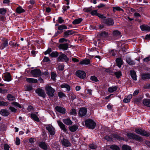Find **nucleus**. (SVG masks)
Masks as SVG:
<instances>
[{"label":"nucleus","mask_w":150,"mask_h":150,"mask_svg":"<svg viewBox=\"0 0 150 150\" xmlns=\"http://www.w3.org/2000/svg\"><path fill=\"white\" fill-rule=\"evenodd\" d=\"M0 114L2 116H7L9 115L8 110L5 109H2L0 111Z\"/></svg>","instance_id":"nucleus-16"},{"label":"nucleus","mask_w":150,"mask_h":150,"mask_svg":"<svg viewBox=\"0 0 150 150\" xmlns=\"http://www.w3.org/2000/svg\"><path fill=\"white\" fill-rule=\"evenodd\" d=\"M46 92L49 97H53L54 96L55 90L48 85H46L45 88Z\"/></svg>","instance_id":"nucleus-1"},{"label":"nucleus","mask_w":150,"mask_h":150,"mask_svg":"<svg viewBox=\"0 0 150 150\" xmlns=\"http://www.w3.org/2000/svg\"><path fill=\"white\" fill-rule=\"evenodd\" d=\"M98 13L97 11L96 10H93L91 12V14L93 16L96 15L97 16Z\"/></svg>","instance_id":"nucleus-56"},{"label":"nucleus","mask_w":150,"mask_h":150,"mask_svg":"<svg viewBox=\"0 0 150 150\" xmlns=\"http://www.w3.org/2000/svg\"><path fill=\"white\" fill-rule=\"evenodd\" d=\"M67 29V27L66 25H59L58 28V29L60 31H62V30L63 29Z\"/></svg>","instance_id":"nucleus-41"},{"label":"nucleus","mask_w":150,"mask_h":150,"mask_svg":"<svg viewBox=\"0 0 150 150\" xmlns=\"http://www.w3.org/2000/svg\"><path fill=\"white\" fill-rule=\"evenodd\" d=\"M57 76V75L54 72L51 73V78L52 80L55 81L56 80V77Z\"/></svg>","instance_id":"nucleus-49"},{"label":"nucleus","mask_w":150,"mask_h":150,"mask_svg":"<svg viewBox=\"0 0 150 150\" xmlns=\"http://www.w3.org/2000/svg\"><path fill=\"white\" fill-rule=\"evenodd\" d=\"M109 54L112 56H115L116 55L115 51L114 50H112L109 51Z\"/></svg>","instance_id":"nucleus-55"},{"label":"nucleus","mask_w":150,"mask_h":150,"mask_svg":"<svg viewBox=\"0 0 150 150\" xmlns=\"http://www.w3.org/2000/svg\"><path fill=\"white\" fill-rule=\"evenodd\" d=\"M2 77L4 80L6 81H9L11 80V76L10 73L8 72L5 73L2 75Z\"/></svg>","instance_id":"nucleus-10"},{"label":"nucleus","mask_w":150,"mask_h":150,"mask_svg":"<svg viewBox=\"0 0 150 150\" xmlns=\"http://www.w3.org/2000/svg\"><path fill=\"white\" fill-rule=\"evenodd\" d=\"M143 103L145 106L150 107V99H144L143 100Z\"/></svg>","instance_id":"nucleus-22"},{"label":"nucleus","mask_w":150,"mask_h":150,"mask_svg":"<svg viewBox=\"0 0 150 150\" xmlns=\"http://www.w3.org/2000/svg\"><path fill=\"white\" fill-rule=\"evenodd\" d=\"M104 23L107 25L110 26L114 24V22L112 19L109 18L105 19L104 21Z\"/></svg>","instance_id":"nucleus-14"},{"label":"nucleus","mask_w":150,"mask_h":150,"mask_svg":"<svg viewBox=\"0 0 150 150\" xmlns=\"http://www.w3.org/2000/svg\"><path fill=\"white\" fill-rule=\"evenodd\" d=\"M122 150H132L131 148L128 146L124 145L122 147Z\"/></svg>","instance_id":"nucleus-48"},{"label":"nucleus","mask_w":150,"mask_h":150,"mask_svg":"<svg viewBox=\"0 0 150 150\" xmlns=\"http://www.w3.org/2000/svg\"><path fill=\"white\" fill-rule=\"evenodd\" d=\"M31 117L34 120L37 122L39 121V119L37 116V115L35 114L32 113L31 114Z\"/></svg>","instance_id":"nucleus-32"},{"label":"nucleus","mask_w":150,"mask_h":150,"mask_svg":"<svg viewBox=\"0 0 150 150\" xmlns=\"http://www.w3.org/2000/svg\"><path fill=\"white\" fill-rule=\"evenodd\" d=\"M90 60L88 59H84L81 61L80 62V64H88L90 63Z\"/></svg>","instance_id":"nucleus-27"},{"label":"nucleus","mask_w":150,"mask_h":150,"mask_svg":"<svg viewBox=\"0 0 150 150\" xmlns=\"http://www.w3.org/2000/svg\"><path fill=\"white\" fill-rule=\"evenodd\" d=\"M142 98H136L134 99V102L136 103H139L141 102Z\"/></svg>","instance_id":"nucleus-53"},{"label":"nucleus","mask_w":150,"mask_h":150,"mask_svg":"<svg viewBox=\"0 0 150 150\" xmlns=\"http://www.w3.org/2000/svg\"><path fill=\"white\" fill-rule=\"evenodd\" d=\"M6 10L4 8H0V13L1 14H4L6 12Z\"/></svg>","instance_id":"nucleus-50"},{"label":"nucleus","mask_w":150,"mask_h":150,"mask_svg":"<svg viewBox=\"0 0 150 150\" xmlns=\"http://www.w3.org/2000/svg\"><path fill=\"white\" fill-rule=\"evenodd\" d=\"M76 76L82 79L85 78L86 75V73L82 71H77L76 72Z\"/></svg>","instance_id":"nucleus-9"},{"label":"nucleus","mask_w":150,"mask_h":150,"mask_svg":"<svg viewBox=\"0 0 150 150\" xmlns=\"http://www.w3.org/2000/svg\"><path fill=\"white\" fill-rule=\"evenodd\" d=\"M7 98L8 100L10 101H13L15 99V97L11 94L8 95Z\"/></svg>","instance_id":"nucleus-44"},{"label":"nucleus","mask_w":150,"mask_h":150,"mask_svg":"<svg viewBox=\"0 0 150 150\" xmlns=\"http://www.w3.org/2000/svg\"><path fill=\"white\" fill-rule=\"evenodd\" d=\"M113 137L117 139L118 140H123V138L122 137H120V136L116 135L115 134L113 136Z\"/></svg>","instance_id":"nucleus-51"},{"label":"nucleus","mask_w":150,"mask_h":150,"mask_svg":"<svg viewBox=\"0 0 150 150\" xmlns=\"http://www.w3.org/2000/svg\"><path fill=\"white\" fill-rule=\"evenodd\" d=\"M127 135L129 138L135 139L138 141L140 142L142 140V138L140 137L131 133H127Z\"/></svg>","instance_id":"nucleus-3"},{"label":"nucleus","mask_w":150,"mask_h":150,"mask_svg":"<svg viewBox=\"0 0 150 150\" xmlns=\"http://www.w3.org/2000/svg\"><path fill=\"white\" fill-rule=\"evenodd\" d=\"M85 124L87 127L92 129H94L96 126V123L91 119L86 120L85 121Z\"/></svg>","instance_id":"nucleus-2"},{"label":"nucleus","mask_w":150,"mask_h":150,"mask_svg":"<svg viewBox=\"0 0 150 150\" xmlns=\"http://www.w3.org/2000/svg\"><path fill=\"white\" fill-rule=\"evenodd\" d=\"M58 96L59 98H62L65 97L66 95L62 92H59L58 93Z\"/></svg>","instance_id":"nucleus-46"},{"label":"nucleus","mask_w":150,"mask_h":150,"mask_svg":"<svg viewBox=\"0 0 150 150\" xmlns=\"http://www.w3.org/2000/svg\"><path fill=\"white\" fill-rule=\"evenodd\" d=\"M117 87L116 86L110 87L108 89V91L110 93H113L117 90Z\"/></svg>","instance_id":"nucleus-30"},{"label":"nucleus","mask_w":150,"mask_h":150,"mask_svg":"<svg viewBox=\"0 0 150 150\" xmlns=\"http://www.w3.org/2000/svg\"><path fill=\"white\" fill-rule=\"evenodd\" d=\"M92 9L91 7H89L86 8H85L84 9V11L86 12H88L91 11Z\"/></svg>","instance_id":"nucleus-59"},{"label":"nucleus","mask_w":150,"mask_h":150,"mask_svg":"<svg viewBox=\"0 0 150 150\" xmlns=\"http://www.w3.org/2000/svg\"><path fill=\"white\" fill-rule=\"evenodd\" d=\"M8 45V42L7 40H6L4 41L3 43H0V48L1 49L3 50L5 47H7Z\"/></svg>","instance_id":"nucleus-23"},{"label":"nucleus","mask_w":150,"mask_h":150,"mask_svg":"<svg viewBox=\"0 0 150 150\" xmlns=\"http://www.w3.org/2000/svg\"><path fill=\"white\" fill-rule=\"evenodd\" d=\"M110 148L113 150H120L119 147L116 145H111Z\"/></svg>","instance_id":"nucleus-37"},{"label":"nucleus","mask_w":150,"mask_h":150,"mask_svg":"<svg viewBox=\"0 0 150 150\" xmlns=\"http://www.w3.org/2000/svg\"><path fill=\"white\" fill-rule=\"evenodd\" d=\"M9 110L11 111V112H16L17 110L15 109L13 107L10 106L9 108Z\"/></svg>","instance_id":"nucleus-57"},{"label":"nucleus","mask_w":150,"mask_h":150,"mask_svg":"<svg viewBox=\"0 0 150 150\" xmlns=\"http://www.w3.org/2000/svg\"><path fill=\"white\" fill-rule=\"evenodd\" d=\"M69 130L72 132H74L76 131L78 128L77 126L74 125L70 126L69 127Z\"/></svg>","instance_id":"nucleus-28"},{"label":"nucleus","mask_w":150,"mask_h":150,"mask_svg":"<svg viewBox=\"0 0 150 150\" xmlns=\"http://www.w3.org/2000/svg\"><path fill=\"white\" fill-rule=\"evenodd\" d=\"M12 104L14 105L15 106H16L20 108H21V105L19 103L16 102H13L12 103Z\"/></svg>","instance_id":"nucleus-54"},{"label":"nucleus","mask_w":150,"mask_h":150,"mask_svg":"<svg viewBox=\"0 0 150 150\" xmlns=\"http://www.w3.org/2000/svg\"><path fill=\"white\" fill-rule=\"evenodd\" d=\"M26 81L30 83H37L38 82V81L37 79L31 78H26Z\"/></svg>","instance_id":"nucleus-29"},{"label":"nucleus","mask_w":150,"mask_h":150,"mask_svg":"<svg viewBox=\"0 0 150 150\" xmlns=\"http://www.w3.org/2000/svg\"><path fill=\"white\" fill-rule=\"evenodd\" d=\"M16 11L18 13H23L25 11V10L23 9L20 6H19L17 8Z\"/></svg>","instance_id":"nucleus-34"},{"label":"nucleus","mask_w":150,"mask_h":150,"mask_svg":"<svg viewBox=\"0 0 150 150\" xmlns=\"http://www.w3.org/2000/svg\"><path fill=\"white\" fill-rule=\"evenodd\" d=\"M58 55V53L57 51L53 52L50 54V56L52 57H56Z\"/></svg>","instance_id":"nucleus-38"},{"label":"nucleus","mask_w":150,"mask_h":150,"mask_svg":"<svg viewBox=\"0 0 150 150\" xmlns=\"http://www.w3.org/2000/svg\"><path fill=\"white\" fill-rule=\"evenodd\" d=\"M130 74L131 77L132 79L134 80H136L137 79L136 72L134 71H131Z\"/></svg>","instance_id":"nucleus-31"},{"label":"nucleus","mask_w":150,"mask_h":150,"mask_svg":"<svg viewBox=\"0 0 150 150\" xmlns=\"http://www.w3.org/2000/svg\"><path fill=\"white\" fill-rule=\"evenodd\" d=\"M82 20L83 19L82 18L76 19L73 21L72 23L74 25L79 24L82 21Z\"/></svg>","instance_id":"nucleus-36"},{"label":"nucleus","mask_w":150,"mask_h":150,"mask_svg":"<svg viewBox=\"0 0 150 150\" xmlns=\"http://www.w3.org/2000/svg\"><path fill=\"white\" fill-rule=\"evenodd\" d=\"M120 34V33L118 30H115L113 32V35L115 37L119 36Z\"/></svg>","instance_id":"nucleus-43"},{"label":"nucleus","mask_w":150,"mask_h":150,"mask_svg":"<svg viewBox=\"0 0 150 150\" xmlns=\"http://www.w3.org/2000/svg\"><path fill=\"white\" fill-rule=\"evenodd\" d=\"M90 79L91 81L95 82H97L99 81L97 77L95 76H91Z\"/></svg>","instance_id":"nucleus-42"},{"label":"nucleus","mask_w":150,"mask_h":150,"mask_svg":"<svg viewBox=\"0 0 150 150\" xmlns=\"http://www.w3.org/2000/svg\"><path fill=\"white\" fill-rule=\"evenodd\" d=\"M45 128L48 130L50 135H53L54 134L55 129L52 126L50 125H47L46 126Z\"/></svg>","instance_id":"nucleus-7"},{"label":"nucleus","mask_w":150,"mask_h":150,"mask_svg":"<svg viewBox=\"0 0 150 150\" xmlns=\"http://www.w3.org/2000/svg\"><path fill=\"white\" fill-rule=\"evenodd\" d=\"M31 73L34 77H38L40 76L41 75V71L38 69H35L32 70Z\"/></svg>","instance_id":"nucleus-8"},{"label":"nucleus","mask_w":150,"mask_h":150,"mask_svg":"<svg viewBox=\"0 0 150 150\" xmlns=\"http://www.w3.org/2000/svg\"><path fill=\"white\" fill-rule=\"evenodd\" d=\"M74 33V32L72 30H68L65 32L64 33V37L67 38L69 36L71 35Z\"/></svg>","instance_id":"nucleus-15"},{"label":"nucleus","mask_w":150,"mask_h":150,"mask_svg":"<svg viewBox=\"0 0 150 150\" xmlns=\"http://www.w3.org/2000/svg\"><path fill=\"white\" fill-rule=\"evenodd\" d=\"M39 146L41 148L44 150H47L48 149V147L49 146L45 142H40L39 145Z\"/></svg>","instance_id":"nucleus-18"},{"label":"nucleus","mask_w":150,"mask_h":150,"mask_svg":"<svg viewBox=\"0 0 150 150\" xmlns=\"http://www.w3.org/2000/svg\"><path fill=\"white\" fill-rule=\"evenodd\" d=\"M61 87L62 88H66V91H69L70 90V86L68 84H63L61 86Z\"/></svg>","instance_id":"nucleus-35"},{"label":"nucleus","mask_w":150,"mask_h":150,"mask_svg":"<svg viewBox=\"0 0 150 150\" xmlns=\"http://www.w3.org/2000/svg\"><path fill=\"white\" fill-rule=\"evenodd\" d=\"M4 149L5 150H9L10 147L7 144H5L4 145Z\"/></svg>","instance_id":"nucleus-64"},{"label":"nucleus","mask_w":150,"mask_h":150,"mask_svg":"<svg viewBox=\"0 0 150 150\" xmlns=\"http://www.w3.org/2000/svg\"><path fill=\"white\" fill-rule=\"evenodd\" d=\"M20 139L18 138H16V144L17 145H18L20 144Z\"/></svg>","instance_id":"nucleus-61"},{"label":"nucleus","mask_w":150,"mask_h":150,"mask_svg":"<svg viewBox=\"0 0 150 150\" xmlns=\"http://www.w3.org/2000/svg\"><path fill=\"white\" fill-rule=\"evenodd\" d=\"M140 27L141 30L142 31H150V27L147 25H142L140 26Z\"/></svg>","instance_id":"nucleus-19"},{"label":"nucleus","mask_w":150,"mask_h":150,"mask_svg":"<svg viewBox=\"0 0 150 150\" xmlns=\"http://www.w3.org/2000/svg\"><path fill=\"white\" fill-rule=\"evenodd\" d=\"M77 114L76 110L74 109H72L71 110L70 114L73 115H75Z\"/></svg>","instance_id":"nucleus-47"},{"label":"nucleus","mask_w":150,"mask_h":150,"mask_svg":"<svg viewBox=\"0 0 150 150\" xmlns=\"http://www.w3.org/2000/svg\"><path fill=\"white\" fill-rule=\"evenodd\" d=\"M64 21V20L62 19V17H59L58 18V21L59 23L61 24L63 23Z\"/></svg>","instance_id":"nucleus-60"},{"label":"nucleus","mask_w":150,"mask_h":150,"mask_svg":"<svg viewBox=\"0 0 150 150\" xmlns=\"http://www.w3.org/2000/svg\"><path fill=\"white\" fill-rule=\"evenodd\" d=\"M99 35L100 38H104L107 37L108 33L104 31L100 33Z\"/></svg>","instance_id":"nucleus-33"},{"label":"nucleus","mask_w":150,"mask_h":150,"mask_svg":"<svg viewBox=\"0 0 150 150\" xmlns=\"http://www.w3.org/2000/svg\"><path fill=\"white\" fill-rule=\"evenodd\" d=\"M33 89L32 86L30 85H29L27 86L26 88V91H29Z\"/></svg>","instance_id":"nucleus-62"},{"label":"nucleus","mask_w":150,"mask_h":150,"mask_svg":"<svg viewBox=\"0 0 150 150\" xmlns=\"http://www.w3.org/2000/svg\"><path fill=\"white\" fill-rule=\"evenodd\" d=\"M142 79L145 80L150 79V74L145 73L143 74L142 75Z\"/></svg>","instance_id":"nucleus-26"},{"label":"nucleus","mask_w":150,"mask_h":150,"mask_svg":"<svg viewBox=\"0 0 150 150\" xmlns=\"http://www.w3.org/2000/svg\"><path fill=\"white\" fill-rule=\"evenodd\" d=\"M97 146L94 144L92 143L89 145V149L90 150H92L93 149H95L97 148Z\"/></svg>","instance_id":"nucleus-39"},{"label":"nucleus","mask_w":150,"mask_h":150,"mask_svg":"<svg viewBox=\"0 0 150 150\" xmlns=\"http://www.w3.org/2000/svg\"><path fill=\"white\" fill-rule=\"evenodd\" d=\"M55 110L59 112L62 114H64L65 113V109L61 106H57L55 108Z\"/></svg>","instance_id":"nucleus-13"},{"label":"nucleus","mask_w":150,"mask_h":150,"mask_svg":"<svg viewBox=\"0 0 150 150\" xmlns=\"http://www.w3.org/2000/svg\"><path fill=\"white\" fill-rule=\"evenodd\" d=\"M35 92L38 94V95L43 98H45L46 94L44 91L40 88H37L35 90Z\"/></svg>","instance_id":"nucleus-6"},{"label":"nucleus","mask_w":150,"mask_h":150,"mask_svg":"<svg viewBox=\"0 0 150 150\" xmlns=\"http://www.w3.org/2000/svg\"><path fill=\"white\" fill-rule=\"evenodd\" d=\"M126 62L129 65H134L135 62L132 60L130 57L129 56H126Z\"/></svg>","instance_id":"nucleus-17"},{"label":"nucleus","mask_w":150,"mask_h":150,"mask_svg":"<svg viewBox=\"0 0 150 150\" xmlns=\"http://www.w3.org/2000/svg\"><path fill=\"white\" fill-rule=\"evenodd\" d=\"M135 132L137 134L144 136L148 137L149 136V133L140 129H135Z\"/></svg>","instance_id":"nucleus-5"},{"label":"nucleus","mask_w":150,"mask_h":150,"mask_svg":"<svg viewBox=\"0 0 150 150\" xmlns=\"http://www.w3.org/2000/svg\"><path fill=\"white\" fill-rule=\"evenodd\" d=\"M117 65L120 68L122 64V60L121 58H117L116 60Z\"/></svg>","instance_id":"nucleus-24"},{"label":"nucleus","mask_w":150,"mask_h":150,"mask_svg":"<svg viewBox=\"0 0 150 150\" xmlns=\"http://www.w3.org/2000/svg\"><path fill=\"white\" fill-rule=\"evenodd\" d=\"M143 61L145 62H147L150 61V55L148 57H147L143 59Z\"/></svg>","instance_id":"nucleus-52"},{"label":"nucleus","mask_w":150,"mask_h":150,"mask_svg":"<svg viewBox=\"0 0 150 150\" xmlns=\"http://www.w3.org/2000/svg\"><path fill=\"white\" fill-rule=\"evenodd\" d=\"M58 124L60 128L62 129L64 132H66L67 129L65 127V126L62 122L59 121H57Z\"/></svg>","instance_id":"nucleus-21"},{"label":"nucleus","mask_w":150,"mask_h":150,"mask_svg":"<svg viewBox=\"0 0 150 150\" xmlns=\"http://www.w3.org/2000/svg\"><path fill=\"white\" fill-rule=\"evenodd\" d=\"M69 59L65 54L61 53L57 58L59 62H67L69 61Z\"/></svg>","instance_id":"nucleus-4"},{"label":"nucleus","mask_w":150,"mask_h":150,"mask_svg":"<svg viewBox=\"0 0 150 150\" xmlns=\"http://www.w3.org/2000/svg\"><path fill=\"white\" fill-rule=\"evenodd\" d=\"M114 74L117 78H119L122 75L121 72L120 71L115 72Z\"/></svg>","instance_id":"nucleus-45"},{"label":"nucleus","mask_w":150,"mask_h":150,"mask_svg":"<svg viewBox=\"0 0 150 150\" xmlns=\"http://www.w3.org/2000/svg\"><path fill=\"white\" fill-rule=\"evenodd\" d=\"M62 121L64 124L68 125H71L72 123V122L69 118L63 119Z\"/></svg>","instance_id":"nucleus-25"},{"label":"nucleus","mask_w":150,"mask_h":150,"mask_svg":"<svg viewBox=\"0 0 150 150\" xmlns=\"http://www.w3.org/2000/svg\"><path fill=\"white\" fill-rule=\"evenodd\" d=\"M105 139L108 141H111L112 140V138L110 136L107 135L105 137Z\"/></svg>","instance_id":"nucleus-63"},{"label":"nucleus","mask_w":150,"mask_h":150,"mask_svg":"<svg viewBox=\"0 0 150 150\" xmlns=\"http://www.w3.org/2000/svg\"><path fill=\"white\" fill-rule=\"evenodd\" d=\"M69 45L67 43L62 44H60L59 46V48L64 50H67L69 47Z\"/></svg>","instance_id":"nucleus-20"},{"label":"nucleus","mask_w":150,"mask_h":150,"mask_svg":"<svg viewBox=\"0 0 150 150\" xmlns=\"http://www.w3.org/2000/svg\"><path fill=\"white\" fill-rule=\"evenodd\" d=\"M61 142L62 145L65 147H68L71 146V143L68 139L64 138Z\"/></svg>","instance_id":"nucleus-12"},{"label":"nucleus","mask_w":150,"mask_h":150,"mask_svg":"<svg viewBox=\"0 0 150 150\" xmlns=\"http://www.w3.org/2000/svg\"><path fill=\"white\" fill-rule=\"evenodd\" d=\"M87 112L86 108L84 107L81 108L79 110V115L80 116H83L86 114Z\"/></svg>","instance_id":"nucleus-11"},{"label":"nucleus","mask_w":150,"mask_h":150,"mask_svg":"<svg viewBox=\"0 0 150 150\" xmlns=\"http://www.w3.org/2000/svg\"><path fill=\"white\" fill-rule=\"evenodd\" d=\"M67 41H68L69 42H70L69 41L68 39H66L64 38H62L59 40V42L61 43L63 42H67Z\"/></svg>","instance_id":"nucleus-58"},{"label":"nucleus","mask_w":150,"mask_h":150,"mask_svg":"<svg viewBox=\"0 0 150 150\" xmlns=\"http://www.w3.org/2000/svg\"><path fill=\"white\" fill-rule=\"evenodd\" d=\"M113 11L114 12H115L116 11H124L119 6L113 7Z\"/></svg>","instance_id":"nucleus-40"}]
</instances>
